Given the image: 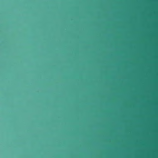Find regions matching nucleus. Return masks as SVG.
<instances>
[{
	"instance_id": "f257e3e1",
	"label": "nucleus",
	"mask_w": 158,
	"mask_h": 158,
	"mask_svg": "<svg viewBox=\"0 0 158 158\" xmlns=\"http://www.w3.org/2000/svg\"><path fill=\"white\" fill-rule=\"evenodd\" d=\"M44 89H46V88H45Z\"/></svg>"
}]
</instances>
